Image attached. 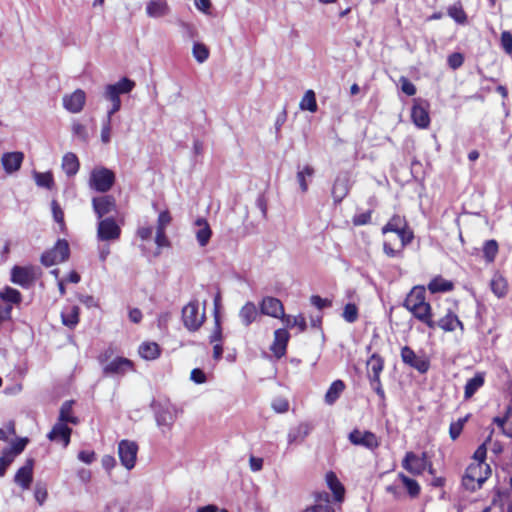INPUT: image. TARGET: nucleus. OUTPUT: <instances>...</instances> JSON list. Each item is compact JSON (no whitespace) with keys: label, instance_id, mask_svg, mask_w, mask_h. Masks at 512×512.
Wrapping results in <instances>:
<instances>
[{"label":"nucleus","instance_id":"1","mask_svg":"<svg viewBox=\"0 0 512 512\" xmlns=\"http://www.w3.org/2000/svg\"><path fill=\"white\" fill-rule=\"evenodd\" d=\"M491 474V468L487 463H471L462 478L463 486L470 491L482 487Z\"/></svg>","mask_w":512,"mask_h":512},{"label":"nucleus","instance_id":"2","mask_svg":"<svg viewBox=\"0 0 512 512\" xmlns=\"http://www.w3.org/2000/svg\"><path fill=\"white\" fill-rule=\"evenodd\" d=\"M205 304L206 302L203 303L201 308L198 301H191L183 307L182 320L189 331H197L204 323L206 318Z\"/></svg>","mask_w":512,"mask_h":512},{"label":"nucleus","instance_id":"3","mask_svg":"<svg viewBox=\"0 0 512 512\" xmlns=\"http://www.w3.org/2000/svg\"><path fill=\"white\" fill-rule=\"evenodd\" d=\"M108 357V351L99 357V361L103 366V374L105 376H123L129 371H133V362L128 358L116 357L110 362H107Z\"/></svg>","mask_w":512,"mask_h":512},{"label":"nucleus","instance_id":"4","mask_svg":"<svg viewBox=\"0 0 512 512\" xmlns=\"http://www.w3.org/2000/svg\"><path fill=\"white\" fill-rule=\"evenodd\" d=\"M115 182L113 171L105 167L94 168L89 177V187L97 192H108Z\"/></svg>","mask_w":512,"mask_h":512},{"label":"nucleus","instance_id":"5","mask_svg":"<svg viewBox=\"0 0 512 512\" xmlns=\"http://www.w3.org/2000/svg\"><path fill=\"white\" fill-rule=\"evenodd\" d=\"M69 253L68 242L64 239H59L52 249L42 254L41 262L45 266H53L67 260Z\"/></svg>","mask_w":512,"mask_h":512},{"label":"nucleus","instance_id":"6","mask_svg":"<svg viewBox=\"0 0 512 512\" xmlns=\"http://www.w3.org/2000/svg\"><path fill=\"white\" fill-rule=\"evenodd\" d=\"M135 87V82L127 77L122 78L117 83L109 84L105 87L103 96L111 102H121L120 94L130 93Z\"/></svg>","mask_w":512,"mask_h":512},{"label":"nucleus","instance_id":"7","mask_svg":"<svg viewBox=\"0 0 512 512\" xmlns=\"http://www.w3.org/2000/svg\"><path fill=\"white\" fill-rule=\"evenodd\" d=\"M121 234V228L112 217L99 219L97 225V238L102 242L116 241Z\"/></svg>","mask_w":512,"mask_h":512},{"label":"nucleus","instance_id":"8","mask_svg":"<svg viewBox=\"0 0 512 512\" xmlns=\"http://www.w3.org/2000/svg\"><path fill=\"white\" fill-rule=\"evenodd\" d=\"M348 440L355 446L364 447L370 451L376 450L380 441L378 437L371 431H362L354 429L348 434Z\"/></svg>","mask_w":512,"mask_h":512},{"label":"nucleus","instance_id":"9","mask_svg":"<svg viewBox=\"0 0 512 512\" xmlns=\"http://www.w3.org/2000/svg\"><path fill=\"white\" fill-rule=\"evenodd\" d=\"M351 174L348 171H341L337 174L331 189V195L335 204L342 202L351 189Z\"/></svg>","mask_w":512,"mask_h":512},{"label":"nucleus","instance_id":"10","mask_svg":"<svg viewBox=\"0 0 512 512\" xmlns=\"http://www.w3.org/2000/svg\"><path fill=\"white\" fill-rule=\"evenodd\" d=\"M177 410L170 404L159 405L155 412V419L157 426L161 429V432L165 434L170 431L175 420Z\"/></svg>","mask_w":512,"mask_h":512},{"label":"nucleus","instance_id":"11","mask_svg":"<svg viewBox=\"0 0 512 512\" xmlns=\"http://www.w3.org/2000/svg\"><path fill=\"white\" fill-rule=\"evenodd\" d=\"M138 453V445L134 441L122 440L118 444V455L121 464L131 470L135 467Z\"/></svg>","mask_w":512,"mask_h":512},{"label":"nucleus","instance_id":"12","mask_svg":"<svg viewBox=\"0 0 512 512\" xmlns=\"http://www.w3.org/2000/svg\"><path fill=\"white\" fill-rule=\"evenodd\" d=\"M400 355L404 364L414 368L421 374L426 373L430 368L429 360L418 356L409 346L402 347Z\"/></svg>","mask_w":512,"mask_h":512},{"label":"nucleus","instance_id":"13","mask_svg":"<svg viewBox=\"0 0 512 512\" xmlns=\"http://www.w3.org/2000/svg\"><path fill=\"white\" fill-rule=\"evenodd\" d=\"M93 210L98 219L117 212L116 200L111 195H103L92 199Z\"/></svg>","mask_w":512,"mask_h":512},{"label":"nucleus","instance_id":"14","mask_svg":"<svg viewBox=\"0 0 512 512\" xmlns=\"http://www.w3.org/2000/svg\"><path fill=\"white\" fill-rule=\"evenodd\" d=\"M260 313L273 318L282 319L285 317L284 306L282 302L275 297H263L259 303Z\"/></svg>","mask_w":512,"mask_h":512},{"label":"nucleus","instance_id":"15","mask_svg":"<svg viewBox=\"0 0 512 512\" xmlns=\"http://www.w3.org/2000/svg\"><path fill=\"white\" fill-rule=\"evenodd\" d=\"M63 107L70 113H79L82 111L86 102V93L82 89H76L71 94L63 96Z\"/></svg>","mask_w":512,"mask_h":512},{"label":"nucleus","instance_id":"16","mask_svg":"<svg viewBox=\"0 0 512 512\" xmlns=\"http://www.w3.org/2000/svg\"><path fill=\"white\" fill-rule=\"evenodd\" d=\"M72 429L64 422L57 421L52 430L48 433V438L51 441L62 443L67 447L70 443Z\"/></svg>","mask_w":512,"mask_h":512},{"label":"nucleus","instance_id":"17","mask_svg":"<svg viewBox=\"0 0 512 512\" xmlns=\"http://www.w3.org/2000/svg\"><path fill=\"white\" fill-rule=\"evenodd\" d=\"M33 467L34 460L32 458L27 459L26 463L18 469L15 474L14 481L22 489H28L33 479Z\"/></svg>","mask_w":512,"mask_h":512},{"label":"nucleus","instance_id":"18","mask_svg":"<svg viewBox=\"0 0 512 512\" xmlns=\"http://www.w3.org/2000/svg\"><path fill=\"white\" fill-rule=\"evenodd\" d=\"M194 233L200 247H205L212 236V230L205 218L199 217L194 222Z\"/></svg>","mask_w":512,"mask_h":512},{"label":"nucleus","instance_id":"19","mask_svg":"<svg viewBox=\"0 0 512 512\" xmlns=\"http://www.w3.org/2000/svg\"><path fill=\"white\" fill-rule=\"evenodd\" d=\"M403 468L413 474H420L425 470L426 467V455L418 457L413 452H408L402 462Z\"/></svg>","mask_w":512,"mask_h":512},{"label":"nucleus","instance_id":"20","mask_svg":"<svg viewBox=\"0 0 512 512\" xmlns=\"http://www.w3.org/2000/svg\"><path fill=\"white\" fill-rule=\"evenodd\" d=\"M288 341L289 333L286 329L275 330L274 341L270 347L275 357L279 359L285 355Z\"/></svg>","mask_w":512,"mask_h":512},{"label":"nucleus","instance_id":"21","mask_svg":"<svg viewBox=\"0 0 512 512\" xmlns=\"http://www.w3.org/2000/svg\"><path fill=\"white\" fill-rule=\"evenodd\" d=\"M24 154L22 152H8L4 153L1 162L4 170L8 174L18 171L22 165Z\"/></svg>","mask_w":512,"mask_h":512},{"label":"nucleus","instance_id":"22","mask_svg":"<svg viewBox=\"0 0 512 512\" xmlns=\"http://www.w3.org/2000/svg\"><path fill=\"white\" fill-rule=\"evenodd\" d=\"M425 302H426L425 288L422 286H416L407 295L403 305L408 311L411 312L413 309L424 304Z\"/></svg>","mask_w":512,"mask_h":512},{"label":"nucleus","instance_id":"23","mask_svg":"<svg viewBox=\"0 0 512 512\" xmlns=\"http://www.w3.org/2000/svg\"><path fill=\"white\" fill-rule=\"evenodd\" d=\"M257 306L252 301L246 302L239 310V319L245 327L250 326L258 317Z\"/></svg>","mask_w":512,"mask_h":512},{"label":"nucleus","instance_id":"24","mask_svg":"<svg viewBox=\"0 0 512 512\" xmlns=\"http://www.w3.org/2000/svg\"><path fill=\"white\" fill-rule=\"evenodd\" d=\"M413 316L427 325L430 329L436 328V321L432 319L431 306L428 302L416 307L411 311Z\"/></svg>","mask_w":512,"mask_h":512},{"label":"nucleus","instance_id":"25","mask_svg":"<svg viewBox=\"0 0 512 512\" xmlns=\"http://www.w3.org/2000/svg\"><path fill=\"white\" fill-rule=\"evenodd\" d=\"M170 8L166 0H150L146 5V13L151 18L166 16Z\"/></svg>","mask_w":512,"mask_h":512},{"label":"nucleus","instance_id":"26","mask_svg":"<svg viewBox=\"0 0 512 512\" xmlns=\"http://www.w3.org/2000/svg\"><path fill=\"white\" fill-rule=\"evenodd\" d=\"M11 281L22 287H28L33 281V275L30 269L15 266L11 271Z\"/></svg>","mask_w":512,"mask_h":512},{"label":"nucleus","instance_id":"27","mask_svg":"<svg viewBox=\"0 0 512 512\" xmlns=\"http://www.w3.org/2000/svg\"><path fill=\"white\" fill-rule=\"evenodd\" d=\"M436 327L441 328L445 332H452L457 327L460 328L461 331L464 330L463 323L459 320L456 314L449 311L444 317L436 321Z\"/></svg>","mask_w":512,"mask_h":512},{"label":"nucleus","instance_id":"28","mask_svg":"<svg viewBox=\"0 0 512 512\" xmlns=\"http://www.w3.org/2000/svg\"><path fill=\"white\" fill-rule=\"evenodd\" d=\"M411 118L413 123L419 128H427L430 124L429 113L420 104H414L411 110Z\"/></svg>","mask_w":512,"mask_h":512},{"label":"nucleus","instance_id":"29","mask_svg":"<svg viewBox=\"0 0 512 512\" xmlns=\"http://www.w3.org/2000/svg\"><path fill=\"white\" fill-rule=\"evenodd\" d=\"M79 307L76 305H71L65 307L61 312V320L63 325L66 327L73 329L79 323Z\"/></svg>","mask_w":512,"mask_h":512},{"label":"nucleus","instance_id":"30","mask_svg":"<svg viewBox=\"0 0 512 512\" xmlns=\"http://www.w3.org/2000/svg\"><path fill=\"white\" fill-rule=\"evenodd\" d=\"M325 479H326V483H327L329 489L334 494V499L338 502L343 501L345 489H344L343 485L341 484V482L339 481L336 474L334 472L330 471L326 474Z\"/></svg>","mask_w":512,"mask_h":512},{"label":"nucleus","instance_id":"31","mask_svg":"<svg viewBox=\"0 0 512 512\" xmlns=\"http://www.w3.org/2000/svg\"><path fill=\"white\" fill-rule=\"evenodd\" d=\"M310 431L311 427L307 423H301L291 428L287 435L288 444L291 445L296 442H302L309 435Z\"/></svg>","mask_w":512,"mask_h":512},{"label":"nucleus","instance_id":"32","mask_svg":"<svg viewBox=\"0 0 512 512\" xmlns=\"http://www.w3.org/2000/svg\"><path fill=\"white\" fill-rule=\"evenodd\" d=\"M367 368L369 379L380 378L384 369V359L377 353L372 354L367 361Z\"/></svg>","mask_w":512,"mask_h":512},{"label":"nucleus","instance_id":"33","mask_svg":"<svg viewBox=\"0 0 512 512\" xmlns=\"http://www.w3.org/2000/svg\"><path fill=\"white\" fill-rule=\"evenodd\" d=\"M80 164L74 153H66L62 159V169L67 176L71 177L77 174Z\"/></svg>","mask_w":512,"mask_h":512},{"label":"nucleus","instance_id":"34","mask_svg":"<svg viewBox=\"0 0 512 512\" xmlns=\"http://www.w3.org/2000/svg\"><path fill=\"white\" fill-rule=\"evenodd\" d=\"M490 287L494 295L498 298H503L508 291L506 279L498 273L494 274L492 277Z\"/></svg>","mask_w":512,"mask_h":512},{"label":"nucleus","instance_id":"35","mask_svg":"<svg viewBox=\"0 0 512 512\" xmlns=\"http://www.w3.org/2000/svg\"><path fill=\"white\" fill-rule=\"evenodd\" d=\"M344 389L345 384L342 380L334 381L325 394V402L329 405L334 404Z\"/></svg>","mask_w":512,"mask_h":512},{"label":"nucleus","instance_id":"36","mask_svg":"<svg viewBox=\"0 0 512 512\" xmlns=\"http://www.w3.org/2000/svg\"><path fill=\"white\" fill-rule=\"evenodd\" d=\"M447 14L457 24L464 25L467 23V14L464 11L462 4L460 2H456L453 5H450L447 8Z\"/></svg>","mask_w":512,"mask_h":512},{"label":"nucleus","instance_id":"37","mask_svg":"<svg viewBox=\"0 0 512 512\" xmlns=\"http://www.w3.org/2000/svg\"><path fill=\"white\" fill-rule=\"evenodd\" d=\"M72 401H66L62 404L59 412L58 421L64 422L65 424L71 423L76 425L78 423V418L73 416L72 414Z\"/></svg>","mask_w":512,"mask_h":512},{"label":"nucleus","instance_id":"38","mask_svg":"<svg viewBox=\"0 0 512 512\" xmlns=\"http://www.w3.org/2000/svg\"><path fill=\"white\" fill-rule=\"evenodd\" d=\"M299 107L303 111L316 112L317 111V102L316 96L313 90H307L302 97Z\"/></svg>","mask_w":512,"mask_h":512},{"label":"nucleus","instance_id":"39","mask_svg":"<svg viewBox=\"0 0 512 512\" xmlns=\"http://www.w3.org/2000/svg\"><path fill=\"white\" fill-rule=\"evenodd\" d=\"M484 384V377L482 374H476L469 379L465 385L464 396L466 399L472 397L475 392Z\"/></svg>","mask_w":512,"mask_h":512},{"label":"nucleus","instance_id":"40","mask_svg":"<svg viewBox=\"0 0 512 512\" xmlns=\"http://www.w3.org/2000/svg\"><path fill=\"white\" fill-rule=\"evenodd\" d=\"M139 354L147 360L155 359L159 356V346L154 342L142 343L139 347Z\"/></svg>","mask_w":512,"mask_h":512},{"label":"nucleus","instance_id":"41","mask_svg":"<svg viewBox=\"0 0 512 512\" xmlns=\"http://www.w3.org/2000/svg\"><path fill=\"white\" fill-rule=\"evenodd\" d=\"M431 293L448 292L453 289V283L441 277L434 278L428 285Z\"/></svg>","mask_w":512,"mask_h":512},{"label":"nucleus","instance_id":"42","mask_svg":"<svg viewBox=\"0 0 512 512\" xmlns=\"http://www.w3.org/2000/svg\"><path fill=\"white\" fill-rule=\"evenodd\" d=\"M399 479L402 481L404 487L406 488L408 494L410 497L415 498L420 493V485L418 482L412 478H409L403 473H400L398 475Z\"/></svg>","mask_w":512,"mask_h":512},{"label":"nucleus","instance_id":"43","mask_svg":"<svg viewBox=\"0 0 512 512\" xmlns=\"http://www.w3.org/2000/svg\"><path fill=\"white\" fill-rule=\"evenodd\" d=\"M407 225L405 219L399 215H394L388 223L382 228V233L398 232Z\"/></svg>","mask_w":512,"mask_h":512},{"label":"nucleus","instance_id":"44","mask_svg":"<svg viewBox=\"0 0 512 512\" xmlns=\"http://www.w3.org/2000/svg\"><path fill=\"white\" fill-rule=\"evenodd\" d=\"M495 423L503 429V433L512 438V407L509 406L504 418H495Z\"/></svg>","mask_w":512,"mask_h":512},{"label":"nucleus","instance_id":"45","mask_svg":"<svg viewBox=\"0 0 512 512\" xmlns=\"http://www.w3.org/2000/svg\"><path fill=\"white\" fill-rule=\"evenodd\" d=\"M282 320L285 322L287 327H298L300 332H304L307 328L305 317L302 314L297 316L285 315Z\"/></svg>","mask_w":512,"mask_h":512},{"label":"nucleus","instance_id":"46","mask_svg":"<svg viewBox=\"0 0 512 512\" xmlns=\"http://www.w3.org/2000/svg\"><path fill=\"white\" fill-rule=\"evenodd\" d=\"M498 253V243L495 240H488L483 246V255L487 262L491 263L495 260Z\"/></svg>","mask_w":512,"mask_h":512},{"label":"nucleus","instance_id":"47","mask_svg":"<svg viewBox=\"0 0 512 512\" xmlns=\"http://www.w3.org/2000/svg\"><path fill=\"white\" fill-rule=\"evenodd\" d=\"M192 54L197 62L204 63L209 57V49L206 45L196 42L193 45Z\"/></svg>","mask_w":512,"mask_h":512},{"label":"nucleus","instance_id":"48","mask_svg":"<svg viewBox=\"0 0 512 512\" xmlns=\"http://www.w3.org/2000/svg\"><path fill=\"white\" fill-rule=\"evenodd\" d=\"M0 298L6 302L18 304L21 301V294L14 288L6 287L0 292Z\"/></svg>","mask_w":512,"mask_h":512},{"label":"nucleus","instance_id":"49","mask_svg":"<svg viewBox=\"0 0 512 512\" xmlns=\"http://www.w3.org/2000/svg\"><path fill=\"white\" fill-rule=\"evenodd\" d=\"M314 174V169L310 165H306L303 169L297 172V180L300 185L302 192H306L308 190V184L305 180L306 176H312Z\"/></svg>","mask_w":512,"mask_h":512},{"label":"nucleus","instance_id":"50","mask_svg":"<svg viewBox=\"0 0 512 512\" xmlns=\"http://www.w3.org/2000/svg\"><path fill=\"white\" fill-rule=\"evenodd\" d=\"M342 317L348 323H354L358 319V308L353 303L345 305L342 313Z\"/></svg>","mask_w":512,"mask_h":512},{"label":"nucleus","instance_id":"51","mask_svg":"<svg viewBox=\"0 0 512 512\" xmlns=\"http://www.w3.org/2000/svg\"><path fill=\"white\" fill-rule=\"evenodd\" d=\"M466 421L467 417H464L450 424L449 435L452 440H456L460 436Z\"/></svg>","mask_w":512,"mask_h":512},{"label":"nucleus","instance_id":"52","mask_svg":"<svg viewBox=\"0 0 512 512\" xmlns=\"http://www.w3.org/2000/svg\"><path fill=\"white\" fill-rule=\"evenodd\" d=\"M72 133L74 136H76L83 142H87L89 139V134L86 126L79 122H74L72 124Z\"/></svg>","mask_w":512,"mask_h":512},{"label":"nucleus","instance_id":"53","mask_svg":"<svg viewBox=\"0 0 512 512\" xmlns=\"http://www.w3.org/2000/svg\"><path fill=\"white\" fill-rule=\"evenodd\" d=\"M36 184L40 187L50 189L53 185V177L51 173H35Z\"/></svg>","mask_w":512,"mask_h":512},{"label":"nucleus","instance_id":"54","mask_svg":"<svg viewBox=\"0 0 512 512\" xmlns=\"http://www.w3.org/2000/svg\"><path fill=\"white\" fill-rule=\"evenodd\" d=\"M398 238L400 239V248H404L407 244H409L413 240V232L408 229L407 225L402 228V230L396 232Z\"/></svg>","mask_w":512,"mask_h":512},{"label":"nucleus","instance_id":"55","mask_svg":"<svg viewBox=\"0 0 512 512\" xmlns=\"http://www.w3.org/2000/svg\"><path fill=\"white\" fill-rule=\"evenodd\" d=\"M371 214L372 212L370 210L355 214L352 222L355 226L366 225L371 221Z\"/></svg>","mask_w":512,"mask_h":512},{"label":"nucleus","instance_id":"56","mask_svg":"<svg viewBox=\"0 0 512 512\" xmlns=\"http://www.w3.org/2000/svg\"><path fill=\"white\" fill-rule=\"evenodd\" d=\"M13 462V453L11 451H4L0 457V476L5 474L8 466Z\"/></svg>","mask_w":512,"mask_h":512},{"label":"nucleus","instance_id":"57","mask_svg":"<svg viewBox=\"0 0 512 512\" xmlns=\"http://www.w3.org/2000/svg\"><path fill=\"white\" fill-rule=\"evenodd\" d=\"M34 496L39 505H42L46 501L48 496L46 487L42 484H36Z\"/></svg>","mask_w":512,"mask_h":512},{"label":"nucleus","instance_id":"58","mask_svg":"<svg viewBox=\"0 0 512 512\" xmlns=\"http://www.w3.org/2000/svg\"><path fill=\"white\" fill-rule=\"evenodd\" d=\"M501 45L507 54H512V34L510 32H502Z\"/></svg>","mask_w":512,"mask_h":512},{"label":"nucleus","instance_id":"59","mask_svg":"<svg viewBox=\"0 0 512 512\" xmlns=\"http://www.w3.org/2000/svg\"><path fill=\"white\" fill-rule=\"evenodd\" d=\"M447 62L448 65L455 70L462 66L464 62V57L461 53H452L451 55L448 56Z\"/></svg>","mask_w":512,"mask_h":512},{"label":"nucleus","instance_id":"60","mask_svg":"<svg viewBox=\"0 0 512 512\" xmlns=\"http://www.w3.org/2000/svg\"><path fill=\"white\" fill-rule=\"evenodd\" d=\"M171 216L168 211H162L157 220V229L158 230H165L166 227L171 223Z\"/></svg>","mask_w":512,"mask_h":512},{"label":"nucleus","instance_id":"61","mask_svg":"<svg viewBox=\"0 0 512 512\" xmlns=\"http://www.w3.org/2000/svg\"><path fill=\"white\" fill-rule=\"evenodd\" d=\"M310 302L313 306H315L319 310H322L326 307H330L332 304V302L330 300L321 298L318 295L311 296Z\"/></svg>","mask_w":512,"mask_h":512},{"label":"nucleus","instance_id":"62","mask_svg":"<svg viewBox=\"0 0 512 512\" xmlns=\"http://www.w3.org/2000/svg\"><path fill=\"white\" fill-rule=\"evenodd\" d=\"M111 140V121L109 119H105L102 125L101 130V141L105 144L109 143Z\"/></svg>","mask_w":512,"mask_h":512},{"label":"nucleus","instance_id":"63","mask_svg":"<svg viewBox=\"0 0 512 512\" xmlns=\"http://www.w3.org/2000/svg\"><path fill=\"white\" fill-rule=\"evenodd\" d=\"M302 512H335L331 504L327 503H316L315 505L305 509Z\"/></svg>","mask_w":512,"mask_h":512},{"label":"nucleus","instance_id":"64","mask_svg":"<svg viewBox=\"0 0 512 512\" xmlns=\"http://www.w3.org/2000/svg\"><path fill=\"white\" fill-rule=\"evenodd\" d=\"M401 82V90L403 93H405L408 96H413L416 93V87L415 85L410 82L408 79L402 77L400 79Z\"/></svg>","mask_w":512,"mask_h":512}]
</instances>
